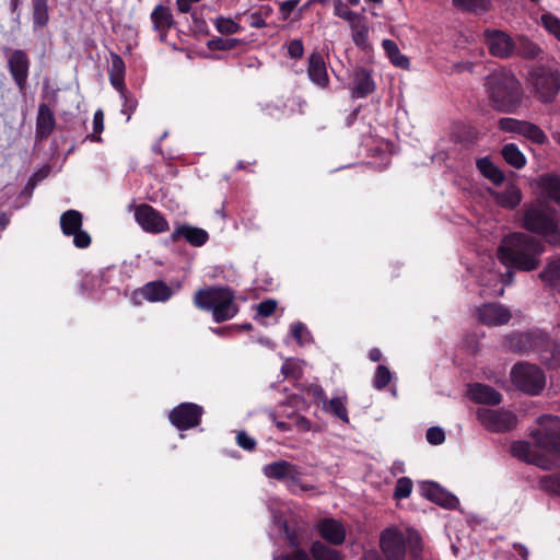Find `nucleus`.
<instances>
[{
  "mask_svg": "<svg viewBox=\"0 0 560 560\" xmlns=\"http://www.w3.org/2000/svg\"><path fill=\"white\" fill-rule=\"evenodd\" d=\"M544 252L545 245L539 238L524 232H514L501 241L497 256L505 267L528 272L539 267Z\"/></svg>",
  "mask_w": 560,
  "mask_h": 560,
  "instance_id": "f257e3e1",
  "label": "nucleus"
},
{
  "mask_svg": "<svg viewBox=\"0 0 560 560\" xmlns=\"http://www.w3.org/2000/svg\"><path fill=\"white\" fill-rule=\"evenodd\" d=\"M485 89L491 107L500 113L513 114L522 105L523 88L516 77L506 69L487 75Z\"/></svg>",
  "mask_w": 560,
  "mask_h": 560,
  "instance_id": "f03ea898",
  "label": "nucleus"
},
{
  "mask_svg": "<svg viewBox=\"0 0 560 560\" xmlns=\"http://www.w3.org/2000/svg\"><path fill=\"white\" fill-rule=\"evenodd\" d=\"M195 305L212 314L214 322L222 323L233 318L238 312L234 292L229 288L208 287L194 295Z\"/></svg>",
  "mask_w": 560,
  "mask_h": 560,
  "instance_id": "7ed1b4c3",
  "label": "nucleus"
},
{
  "mask_svg": "<svg viewBox=\"0 0 560 560\" xmlns=\"http://www.w3.org/2000/svg\"><path fill=\"white\" fill-rule=\"evenodd\" d=\"M407 546L409 560H422V539L417 532L409 530L407 541L395 528H387L381 535V548L387 560H405Z\"/></svg>",
  "mask_w": 560,
  "mask_h": 560,
  "instance_id": "20e7f679",
  "label": "nucleus"
},
{
  "mask_svg": "<svg viewBox=\"0 0 560 560\" xmlns=\"http://www.w3.org/2000/svg\"><path fill=\"white\" fill-rule=\"evenodd\" d=\"M523 228L544 236L546 242L553 246L560 244V231L553 217L540 206H532L524 212Z\"/></svg>",
  "mask_w": 560,
  "mask_h": 560,
  "instance_id": "39448f33",
  "label": "nucleus"
},
{
  "mask_svg": "<svg viewBox=\"0 0 560 560\" xmlns=\"http://www.w3.org/2000/svg\"><path fill=\"white\" fill-rule=\"evenodd\" d=\"M511 380L516 388L533 396L540 394L546 385L542 370L527 362L516 363L512 368Z\"/></svg>",
  "mask_w": 560,
  "mask_h": 560,
  "instance_id": "423d86ee",
  "label": "nucleus"
},
{
  "mask_svg": "<svg viewBox=\"0 0 560 560\" xmlns=\"http://www.w3.org/2000/svg\"><path fill=\"white\" fill-rule=\"evenodd\" d=\"M534 96L541 103H551L560 91V73L546 67H537L529 73Z\"/></svg>",
  "mask_w": 560,
  "mask_h": 560,
  "instance_id": "0eeeda50",
  "label": "nucleus"
},
{
  "mask_svg": "<svg viewBox=\"0 0 560 560\" xmlns=\"http://www.w3.org/2000/svg\"><path fill=\"white\" fill-rule=\"evenodd\" d=\"M1 51L7 60V69L21 94H25L31 70V58L26 50L3 46Z\"/></svg>",
  "mask_w": 560,
  "mask_h": 560,
  "instance_id": "6e6552de",
  "label": "nucleus"
},
{
  "mask_svg": "<svg viewBox=\"0 0 560 560\" xmlns=\"http://www.w3.org/2000/svg\"><path fill=\"white\" fill-rule=\"evenodd\" d=\"M541 430L533 432L535 446L560 458V418L542 415L538 418Z\"/></svg>",
  "mask_w": 560,
  "mask_h": 560,
  "instance_id": "1a4fd4ad",
  "label": "nucleus"
},
{
  "mask_svg": "<svg viewBox=\"0 0 560 560\" xmlns=\"http://www.w3.org/2000/svg\"><path fill=\"white\" fill-rule=\"evenodd\" d=\"M43 98L48 100L49 104L40 103L36 116L35 138L37 141H44L50 137L56 127V118L49 105L57 104L58 92L51 90L49 82L43 86Z\"/></svg>",
  "mask_w": 560,
  "mask_h": 560,
  "instance_id": "9d476101",
  "label": "nucleus"
},
{
  "mask_svg": "<svg viewBox=\"0 0 560 560\" xmlns=\"http://www.w3.org/2000/svg\"><path fill=\"white\" fill-rule=\"evenodd\" d=\"M477 419L489 431L504 433L513 430L517 424V416L505 409H477Z\"/></svg>",
  "mask_w": 560,
  "mask_h": 560,
  "instance_id": "9b49d317",
  "label": "nucleus"
},
{
  "mask_svg": "<svg viewBox=\"0 0 560 560\" xmlns=\"http://www.w3.org/2000/svg\"><path fill=\"white\" fill-rule=\"evenodd\" d=\"M203 408L194 402H182L168 412L170 422L178 430L186 431L200 424Z\"/></svg>",
  "mask_w": 560,
  "mask_h": 560,
  "instance_id": "f8f14e48",
  "label": "nucleus"
},
{
  "mask_svg": "<svg viewBox=\"0 0 560 560\" xmlns=\"http://www.w3.org/2000/svg\"><path fill=\"white\" fill-rule=\"evenodd\" d=\"M83 215L78 210H67L60 217V228L65 235L73 236V244L78 248H88L91 236L82 230Z\"/></svg>",
  "mask_w": 560,
  "mask_h": 560,
  "instance_id": "ddd939ff",
  "label": "nucleus"
},
{
  "mask_svg": "<svg viewBox=\"0 0 560 560\" xmlns=\"http://www.w3.org/2000/svg\"><path fill=\"white\" fill-rule=\"evenodd\" d=\"M266 477L290 485H299L303 491L312 490L313 486L301 485L302 472L300 468L284 459L270 463L264 467Z\"/></svg>",
  "mask_w": 560,
  "mask_h": 560,
  "instance_id": "4468645a",
  "label": "nucleus"
},
{
  "mask_svg": "<svg viewBox=\"0 0 560 560\" xmlns=\"http://www.w3.org/2000/svg\"><path fill=\"white\" fill-rule=\"evenodd\" d=\"M135 219L148 233L159 234L168 231L170 225L164 215L152 206L142 203L135 210Z\"/></svg>",
  "mask_w": 560,
  "mask_h": 560,
  "instance_id": "2eb2a0df",
  "label": "nucleus"
},
{
  "mask_svg": "<svg viewBox=\"0 0 560 560\" xmlns=\"http://www.w3.org/2000/svg\"><path fill=\"white\" fill-rule=\"evenodd\" d=\"M489 52L498 58H510L515 50V42L505 32L499 30H486L483 33Z\"/></svg>",
  "mask_w": 560,
  "mask_h": 560,
  "instance_id": "dca6fc26",
  "label": "nucleus"
},
{
  "mask_svg": "<svg viewBox=\"0 0 560 560\" xmlns=\"http://www.w3.org/2000/svg\"><path fill=\"white\" fill-rule=\"evenodd\" d=\"M511 453L514 457L528 464L538 466L545 470H551L555 463L545 454L539 453L529 442L516 441L511 445Z\"/></svg>",
  "mask_w": 560,
  "mask_h": 560,
  "instance_id": "f3484780",
  "label": "nucleus"
},
{
  "mask_svg": "<svg viewBox=\"0 0 560 560\" xmlns=\"http://www.w3.org/2000/svg\"><path fill=\"white\" fill-rule=\"evenodd\" d=\"M480 323L487 326H501L508 324L512 314L508 307L499 303H486L477 308Z\"/></svg>",
  "mask_w": 560,
  "mask_h": 560,
  "instance_id": "a211bd4d",
  "label": "nucleus"
},
{
  "mask_svg": "<svg viewBox=\"0 0 560 560\" xmlns=\"http://www.w3.org/2000/svg\"><path fill=\"white\" fill-rule=\"evenodd\" d=\"M421 494L431 502L448 510L456 509L459 504L458 499L433 481L422 482L420 486Z\"/></svg>",
  "mask_w": 560,
  "mask_h": 560,
  "instance_id": "6ab92c4d",
  "label": "nucleus"
},
{
  "mask_svg": "<svg viewBox=\"0 0 560 560\" xmlns=\"http://www.w3.org/2000/svg\"><path fill=\"white\" fill-rule=\"evenodd\" d=\"M170 237L173 243L184 240L194 247L203 246L209 241V234L206 230L187 223L177 225Z\"/></svg>",
  "mask_w": 560,
  "mask_h": 560,
  "instance_id": "aec40b11",
  "label": "nucleus"
},
{
  "mask_svg": "<svg viewBox=\"0 0 560 560\" xmlns=\"http://www.w3.org/2000/svg\"><path fill=\"white\" fill-rule=\"evenodd\" d=\"M320 537L332 546H340L346 540L345 526L335 518H323L317 523Z\"/></svg>",
  "mask_w": 560,
  "mask_h": 560,
  "instance_id": "412c9836",
  "label": "nucleus"
},
{
  "mask_svg": "<svg viewBox=\"0 0 560 560\" xmlns=\"http://www.w3.org/2000/svg\"><path fill=\"white\" fill-rule=\"evenodd\" d=\"M468 397L471 401L481 405L497 406L502 401V395L492 386L481 383L470 384Z\"/></svg>",
  "mask_w": 560,
  "mask_h": 560,
  "instance_id": "4be33fe9",
  "label": "nucleus"
},
{
  "mask_svg": "<svg viewBox=\"0 0 560 560\" xmlns=\"http://www.w3.org/2000/svg\"><path fill=\"white\" fill-rule=\"evenodd\" d=\"M375 83L372 79L371 72L365 68H357L352 75V97L361 98L373 93Z\"/></svg>",
  "mask_w": 560,
  "mask_h": 560,
  "instance_id": "5701e85b",
  "label": "nucleus"
},
{
  "mask_svg": "<svg viewBox=\"0 0 560 560\" xmlns=\"http://www.w3.org/2000/svg\"><path fill=\"white\" fill-rule=\"evenodd\" d=\"M137 293L149 302H166L173 295V290L164 281L155 280L145 283Z\"/></svg>",
  "mask_w": 560,
  "mask_h": 560,
  "instance_id": "b1692460",
  "label": "nucleus"
},
{
  "mask_svg": "<svg viewBox=\"0 0 560 560\" xmlns=\"http://www.w3.org/2000/svg\"><path fill=\"white\" fill-rule=\"evenodd\" d=\"M307 75L310 80L322 89L329 84L326 63L319 52H313L308 57Z\"/></svg>",
  "mask_w": 560,
  "mask_h": 560,
  "instance_id": "393cba45",
  "label": "nucleus"
},
{
  "mask_svg": "<svg viewBox=\"0 0 560 560\" xmlns=\"http://www.w3.org/2000/svg\"><path fill=\"white\" fill-rule=\"evenodd\" d=\"M151 21L153 28L160 34V39L165 40L167 32L175 23L170 8L162 4L156 5L151 13Z\"/></svg>",
  "mask_w": 560,
  "mask_h": 560,
  "instance_id": "a878e982",
  "label": "nucleus"
},
{
  "mask_svg": "<svg viewBox=\"0 0 560 560\" xmlns=\"http://www.w3.org/2000/svg\"><path fill=\"white\" fill-rule=\"evenodd\" d=\"M541 195L560 205V176L556 174H542L537 180Z\"/></svg>",
  "mask_w": 560,
  "mask_h": 560,
  "instance_id": "bb28decb",
  "label": "nucleus"
},
{
  "mask_svg": "<svg viewBox=\"0 0 560 560\" xmlns=\"http://www.w3.org/2000/svg\"><path fill=\"white\" fill-rule=\"evenodd\" d=\"M110 59L112 65L108 69V75L110 84L119 91V93H125V72H126V66L122 60V58L114 52L110 51Z\"/></svg>",
  "mask_w": 560,
  "mask_h": 560,
  "instance_id": "cd10ccee",
  "label": "nucleus"
},
{
  "mask_svg": "<svg viewBox=\"0 0 560 560\" xmlns=\"http://www.w3.org/2000/svg\"><path fill=\"white\" fill-rule=\"evenodd\" d=\"M32 1V21L33 30L39 31L45 28L50 21V9L48 0H31Z\"/></svg>",
  "mask_w": 560,
  "mask_h": 560,
  "instance_id": "c85d7f7f",
  "label": "nucleus"
},
{
  "mask_svg": "<svg viewBox=\"0 0 560 560\" xmlns=\"http://www.w3.org/2000/svg\"><path fill=\"white\" fill-rule=\"evenodd\" d=\"M537 339L541 340L544 342L545 348L540 350L539 358L540 361L555 369L560 365V345L556 343L555 341L548 339L545 336H539Z\"/></svg>",
  "mask_w": 560,
  "mask_h": 560,
  "instance_id": "c756f323",
  "label": "nucleus"
},
{
  "mask_svg": "<svg viewBox=\"0 0 560 560\" xmlns=\"http://www.w3.org/2000/svg\"><path fill=\"white\" fill-rule=\"evenodd\" d=\"M493 197L503 208L514 209L522 201V191L516 185L509 184L503 191L493 192Z\"/></svg>",
  "mask_w": 560,
  "mask_h": 560,
  "instance_id": "7c9ffc66",
  "label": "nucleus"
},
{
  "mask_svg": "<svg viewBox=\"0 0 560 560\" xmlns=\"http://www.w3.org/2000/svg\"><path fill=\"white\" fill-rule=\"evenodd\" d=\"M476 166L482 176L497 186L501 185L505 179L504 173L487 156L478 159Z\"/></svg>",
  "mask_w": 560,
  "mask_h": 560,
  "instance_id": "2f4dec72",
  "label": "nucleus"
},
{
  "mask_svg": "<svg viewBox=\"0 0 560 560\" xmlns=\"http://www.w3.org/2000/svg\"><path fill=\"white\" fill-rule=\"evenodd\" d=\"M538 277L542 282L560 292V258L548 261Z\"/></svg>",
  "mask_w": 560,
  "mask_h": 560,
  "instance_id": "473e14b6",
  "label": "nucleus"
},
{
  "mask_svg": "<svg viewBox=\"0 0 560 560\" xmlns=\"http://www.w3.org/2000/svg\"><path fill=\"white\" fill-rule=\"evenodd\" d=\"M310 555L313 560H343L338 550L328 547L319 540H316L311 545Z\"/></svg>",
  "mask_w": 560,
  "mask_h": 560,
  "instance_id": "72a5a7b5",
  "label": "nucleus"
},
{
  "mask_svg": "<svg viewBox=\"0 0 560 560\" xmlns=\"http://www.w3.org/2000/svg\"><path fill=\"white\" fill-rule=\"evenodd\" d=\"M382 46L389 58L390 62L401 69H408L410 66L409 59L402 55L397 44L392 39H384Z\"/></svg>",
  "mask_w": 560,
  "mask_h": 560,
  "instance_id": "f704fd0d",
  "label": "nucleus"
},
{
  "mask_svg": "<svg viewBox=\"0 0 560 560\" xmlns=\"http://www.w3.org/2000/svg\"><path fill=\"white\" fill-rule=\"evenodd\" d=\"M501 154L504 159V161L510 164L511 166L520 170L523 168L526 164V158L521 152L518 147L514 143H508L503 145L501 150Z\"/></svg>",
  "mask_w": 560,
  "mask_h": 560,
  "instance_id": "c9c22d12",
  "label": "nucleus"
},
{
  "mask_svg": "<svg viewBox=\"0 0 560 560\" xmlns=\"http://www.w3.org/2000/svg\"><path fill=\"white\" fill-rule=\"evenodd\" d=\"M453 5L458 10L482 14L491 9L490 0H452Z\"/></svg>",
  "mask_w": 560,
  "mask_h": 560,
  "instance_id": "e433bc0d",
  "label": "nucleus"
},
{
  "mask_svg": "<svg viewBox=\"0 0 560 560\" xmlns=\"http://www.w3.org/2000/svg\"><path fill=\"white\" fill-rule=\"evenodd\" d=\"M352 31L353 43L361 48L368 45L369 28L365 23V18L361 14L357 20L350 24Z\"/></svg>",
  "mask_w": 560,
  "mask_h": 560,
  "instance_id": "4c0bfd02",
  "label": "nucleus"
},
{
  "mask_svg": "<svg viewBox=\"0 0 560 560\" xmlns=\"http://www.w3.org/2000/svg\"><path fill=\"white\" fill-rule=\"evenodd\" d=\"M514 52H516L518 56L523 58L534 59L541 52V49L529 38L525 36H520L517 38V42L515 43Z\"/></svg>",
  "mask_w": 560,
  "mask_h": 560,
  "instance_id": "58836bf2",
  "label": "nucleus"
},
{
  "mask_svg": "<svg viewBox=\"0 0 560 560\" xmlns=\"http://www.w3.org/2000/svg\"><path fill=\"white\" fill-rule=\"evenodd\" d=\"M323 410L326 412H330L331 415L340 419L342 422L349 423L348 410L342 398L334 397L330 400H327V402L323 405Z\"/></svg>",
  "mask_w": 560,
  "mask_h": 560,
  "instance_id": "ea45409f",
  "label": "nucleus"
},
{
  "mask_svg": "<svg viewBox=\"0 0 560 560\" xmlns=\"http://www.w3.org/2000/svg\"><path fill=\"white\" fill-rule=\"evenodd\" d=\"M520 135L526 137L536 144H545L547 142V136L540 127L537 125L524 120L522 131Z\"/></svg>",
  "mask_w": 560,
  "mask_h": 560,
  "instance_id": "a19ab883",
  "label": "nucleus"
},
{
  "mask_svg": "<svg viewBox=\"0 0 560 560\" xmlns=\"http://www.w3.org/2000/svg\"><path fill=\"white\" fill-rule=\"evenodd\" d=\"M532 341L530 334H513L508 338L510 349L514 351L525 352L528 350L527 345Z\"/></svg>",
  "mask_w": 560,
  "mask_h": 560,
  "instance_id": "79ce46f5",
  "label": "nucleus"
},
{
  "mask_svg": "<svg viewBox=\"0 0 560 560\" xmlns=\"http://www.w3.org/2000/svg\"><path fill=\"white\" fill-rule=\"evenodd\" d=\"M243 40L238 38L217 37L208 42V47L212 50H231L242 45Z\"/></svg>",
  "mask_w": 560,
  "mask_h": 560,
  "instance_id": "37998d69",
  "label": "nucleus"
},
{
  "mask_svg": "<svg viewBox=\"0 0 560 560\" xmlns=\"http://www.w3.org/2000/svg\"><path fill=\"white\" fill-rule=\"evenodd\" d=\"M540 21L545 30L560 42V19L547 12L541 15Z\"/></svg>",
  "mask_w": 560,
  "mask_h": 560,
  "instance_id": "c03bdc74",
  "label": "nucleus"
},
{
  "mask_svg": "<svg viewBox=\"0 0 560 560\" xmlns=\"http://www.w3.org/2000/svg\"><path fill=\"white\" fill-rule=\"evenodd\" d=\"M392 381V373L386 365H378L376 368L374 377H373V386L382 390L384 389Z\"/></svg>",
  "mask_w": 560,
  "mask_h": 560,
  "instance_id": "a18cd8bd",
  "label": "nucleus"
},
{
  "mask_svg": "<svg viewBox=\"0 0 560 560\" xmlns=\"http://www.w3.org/2000/svg\"><path fill=\"white\" fill-rule=\"evenodd\" d=\"M541 490L560 495V472L557 475L544 476L539 480Z\"/></svg>",
  "mask_w": 560,
  "mask_h": 560,
  "instance_id": "49530a36",
  "label": "nucleus"
},
{
  "mask_svg": "<svg viewBox=\"0 0 560 560\" xmlns=\"http://www.w3.org/2000/svg\"><path fill=\"white\" fill-rule=\"evenodd\" d=\"M214 24L218 32H220L221 34L231 35L237 33L241 30L240 24H237L230 18L219 16L215 19Z\"/></svg>",
  "mask_w": 560,
  "mask_h": 560,
  "instance_id": "de8ad7c7",
  "label": "nucleus"
},
{
  "mask_svg": "<svg viewBox=\"0 0 560 560\" xmlns=\"http://www.w3.org/2000/svg\"><path fill=\"white\" fill-rule=\"evenodd\" d=\"M334 11L337 16L348 21L349 24H351L352 21L357 20L361 15L349 10L348 5L342 0L334 1Z\"/></svg>",
  "mask_w": 560,
  "mask_h": 560,
  "instance_id": "09e8293b",
  "label": "nucleus"
},
{
  "mask_svg": "<svg viewBox=\"0 0 560 560\" xmlns=\"http://www.w3.org/2000/svg\"><path fill=\"white\" fill-rule=\"evenodd\" d=\"M412 481L408 477H401L397 480L394 490V498L397 500L407 499L411 494Z\"/></svg>",
  "mask_w": 560,
  "mask_h": 560,
  "instance_id": "8fccbe9b",
  "label": "nucleus"
},
{
  "mask_svg": "<svg viewBox=\"0 0 560 560\" xmlns=\"http://www.w3.org/2000/svg\"><path fill=\"white\" fill-rule=\"evenodd\" d=\"M104 130V113L97 109L93 117V132L88 135L86 138L91 141H101V132Z\"/></svg>",
  "mask_w": 560,
  "mask_h": 560,
  "instance_id": "3c124183",
  "label": "nucleus"
},
{
  "mask_svg": "<svg viewBox=\"0 0 560 560\" xmlns=\"http://www.w3.org/2000/svg\"><path fill=\"white\" fill-rule=\"evenodd\" d=\"M523 122L524 120L504 117L499 119L498 126L502 131L520 133L522 131Z\"/></svg>",
  "mask_w": 560,
  "mask_h": 560,
  "instance_id": "603ef678",
  "label": "nucleus"
},
{
  "mask_svg": "<svg viewBox=\"0 0 560 560\" xmlns=\"http://www.w3.org/2000/svg\"><path fill=\"white\" fill-rule=\"evenodd\" d=\"M272 560H313L312 556L308 555L304 549L298 548L290 553H281L273 556Z\"/></svg>",
  "mask_w": 560,
  "mask_h": 560,
  "instance_id": "864d4df0",
  "label": "nucleus"
},
{
  "mask_svg": "<svg viewBox=\"0 0 560 560\" xmlns=\"http://www.w3.org/2000/svg\"><path fill=\"white\" fill-rule=\"evenodd\" d=\"M120 96L124 98V104L121 108V113L127 115V120L130 119L131 114L136 110L138 101L130 96L128 91L125 89V93H120Z\"/></svg>",
  "mask_w": 560,
  "mask_h": 560,
  "instance_id": "5fc2aeb1",
  "label": "nucleus"
},
{
  "mask_svg": "<svg viewBox=\"0 0 560 560\" xmlns=\"http://www.w3.org/2000/svg\"><path fill=\"white\" fill-rule=\"evenodd\" d=\"M236 443L245 451L253 452L256 448V441L245 431H238L236 434Z\"/></svg>",
  "mask_w": 560,
  "mask_h": 560,
  "instance_id": "6e6d98bb",
  "label": "nucleus"
},
{
  "mask_svg": "<svg viewBox=\"0 0 560 560\" xmlns=\"http://www.w3.org/2000/svg\"><path fill=\"white\" fill-rule=\"evenodd\" d=\"M427 441L432 445L442 444L445 440L444 431L439 427H431L427 430Z\"/></svg>",
  "mask_w": 560,
  "mask_h": 560,
  "instance_id": "4d7b16f0",
  "label": "nucleus"
},
{
  "mask_svg": "<svg viewBox=\"0 0 560 560\" xmlns=\"http://www.w3.org/2000/svg\"><path fill=\"white\" fill-rule=\"evenodd\" d=\"M276 308V300L267 299L257 305V314L261 317H269L275 313Z\"/></svg>",
  "mask_w": 560,
  "mask_h": 560,
  "instance_id": "13d9d810",
  "label": "nucleus"
},
{
  "mask_svg": "<svg viewBox=\"0 0 560 560\" xmlns=\"http://www.w3.org/2000/svg\"><path fill=\"white\" fill-rule=\"evenodd\" d=\"M288 55L292 59H301L304 55V46L302 39H293L288 45Z\"/></svg>",
  "mask_w": 560,
  "mask_h": 560,
  "instance_id": "bf43d9fd",
  "label": "nucleus"
},
{
  "mask_svg": "<svg viewBox=\"0 0 560 560\" xmlns=\"http://www.w3.org/2000/svg\"><path fill=\"white\" fill-rule=\"evenodd\" d=\"M307 393L316 400H319L325 405L327 402V396L323 387L318 384H311L307 387Z\"/></svg>",
  "mask_w": 560,
  "mask_h": 560,
  "instance_id": "052dcab7",
  "label": "nucleus"
},
{
  "mask_svg": "<svg viewBox=\"0 0 560 560\" xmlns=\"http://www.w3.org/2000/svg\"><path fill=\"white\" fill-rule=\"evenodd\" d=\"M300 0H287L280 3V12L287 19L290 13L298 7Z\"/></svg>",
  "mask_w": 560,
  "mask_h": 560,
  "instance_id": "680f3d73",
  "label": "nucleus"
},
{
  "mask_svg": "<svg viewBox=\"0 0 560 560\" xmlns=\"http://www.w3.org/2000/svg\"><path fill=\"white\" fill-rule=\"evenodd\" d=\"M249 25L256 28H262L267 25L261 12H253L249 15Z\"/></svg>",
  "mask_w": 560,
  "mask_h": 560,
  "instance_id": "e2e57ef3",
  "label": "nucleus"
},
{
  "mask_svg": "<svg viewBox=\"0 0 560 560\" xmlns=\"http://www.w3.org/2000/svg\"><path fill=\"white\" fill-rule=\"evenodd\" d=\"M295 425L303 430V431H310L311 430V421L306 419L304 416L296 415L293 417Z\"/></svg>",
  "mask_w": 560,
  "mask_h": 560,
  "instance_id": "0e129e2a",
  "label": "nucleus"
},
{
  "mask_svg": "<svg viewBox=\"0 0 560 560\" xmlns=\"http://www.w3.org/2000/svg\"><path fill=\"white\" fill-rule=\"evenodd\" d=\"M306 330L304 324L298 322L295 324L292 325L291 327V334H292V337L298 340L299 342H301V339H302V334Z\"/></svg>",
  "mask_w": 560,
  "mask_h": 560,
  "instance_id": "69168bd1",
  "label": "nucleus"
},
{
  "mask_svg": "<svg viewBox=\"0 0 560 560\" xmlns=\"http://www.w3.org/2000/svg\"><path fill=\"white\" fill-rule=\"evenodd\" d=\"M285 534H287V539H288V542H289V546L298 549V548H301V542H300V539L298 537V534L295 532H290L288 528L285 529Z\"/></svg>",
  "mask_w": 560,
  "mask_h": 560,
  "instance_id": "338daca9",
  "label": "nucleus"
},
{
  "mask_svg": "<svg viewBox=\"0 0 560 560\" xmlns=\"http://www.w3.org/2000/svg\"><path fill=\"white\" fill-rule=\"evenodd\" d=\"M192 2L189 0H177L176 5L177 10L182 13H188L191 9Z\"/></svg>",
  "mask_w": 560,
  "mask_h": 560,
  "instance_id": "774afa93",
  "label": "nucleus"
}]
</instances>
